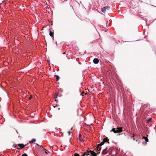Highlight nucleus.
I'll list each match as a JSON object with an SVG mask.
<instances>
[{"label": "nucleus", "mask_w": 156, "mask_h": 156, "mask_svg": "<svg viewBox=\"0 0 156 156\" xmlns=\"http://www.w3.org/2000/svg\"><path fill=\"white\" fill-rule=\"evenodd\" d=\"M109 140L108 139V137H106L104 138L103 139V141L100 144H98L97 145V148H98L99 147H100L102 145L106 142H107L109 144Z\"/></svg>", "instance_id": "nucleus-1"}, {"label": "nucleus", "mask_w": 156, "mask_h": 156, "mask_svg": "<svg viewBox=\"0 0 156 156\" xmlns=\"http://www.w3.org/2000/svg\"><path fill=\"white\" fill-rule=\"evenodd\" d=\"M87 152L90 153L91 154V155L92 156H96L97 155V153H95L94 151H87Z\"/></svg>", "instance_id": "nucleus-2"}, {"label": "nucleus", "mask_w": 156, "mask_h": 156, "mask_svg": "<svg viewBox=\"0 0 156 156\" xmlns=\"http://www.w3.org/2000/svg\"><path fill=\"white\" fill-rule=\"evenodd\" d=\"M109 9H110V7H109L108 6H105V7L101 9V11L105 13V12L106 11V9H107L108 10H109Z\"/></svg>", "instance_id": "nucleus-3"}, {"label": "nucleus", "mask_w": 156, "mask_h": 156, "mask_svg": "<svg viewBox=\"0 0 156 156\" xmlns=\"http://www.w3.org/2000/svg\"><path fill=\"white\" fill-rule=\"evenodd\" d=\"M116 131H117V133L122 132V127H118L117 128Z\"/></svg>", "instance_id": "nucleus-4"}, {"label": "nucleus", "mask_w": 156, "mask_h": 156, "mask_svg": "<svg viewBox=\"0 0 156 156\" xmlns=\"http://www.w3.org/2000/svg\"><path fill=\"white\" fill-rule=\"evenodd\" d=\"M17 145H18L20 147V149H23L25 147V145H24L23 144H17Z\"/></svg>", "instance_id": "nucleus-5"}, {"label": "nucleus", "mask_w": 156, "mask_h": 156, "mask_svg": "<svg viewBox=\"0 0 156 156\" xmlns=\"http://www.w3.org/2000/svg\"><path fill=\"white\" fill-rule=\"evenodd\" d=\"M93 62L95 64H97L99 62V60L97 58H95L93 61Z\"/></svg>", "instance_id": "nucleus-6"}, {"label": "nucleus", "mask_w": 156, "mask_h": 156, "mask_svg": "<svg viewBox=\"0 0 156 156\" xmlns=\"http://www.w3.org/2000/svg\"><path fill=\"white\" fill-rule=\"evenodd\" d=\"M107 148L103 150L102 152V154H105L107 153L108 151H107Z\"/></svg>", "instance_id": "nucleus-7"}, {"label": "nucleus", "mask_w": 156, "mask_h": 156, "mask_svg": "<svg viewBox=\"0 0 156 156\" xmlns=\"http://www.w3.org/2000/svg\"><path fill=\"white\" fill-rule=\"evenodd\" d=\"M81 134H80L79 135V140L81 142H83V139H81Z\"/></svg>", "instance_id": "nucleus-8"}, {"label": "nucleus", "mask_w": 156, "mask_h": 156, "mask_svg": "<svg viewBox=\"0 0 156 156\" xmlns=\"http://www.w3.org/2000/svg\"><path fill=\"white\" fill-rule=\"evenodd\" d=\"M89 152H87V151L86 152H84L83 154L82 155V156H84L85 155H89Z\"/></svg>", "instance_id": "nucleus-9"}, {"label": "nucleus", "mask_w": 156, "mask_h": 156, "mask_svg": "<svg viewBox=\"0 0 156 156\" xmlns=\"http://www.w3.org/2000/svg\"><path fill=\"white\" fill-rule=\"evenodd\" d=\"M143 138L145 140V141L146 142H148V140L147 139V137H145V136H143Z\"/></svg>", "instance_id": "nucleus-10"}, {"label": "nucleus", "mask_w": 156, "mask_h": 156, "mask_svg": "<svg viewBox=\"0 0 156 156\" xmlns=\"http://www.w3.org/2000/svg\"><path fill=\"white\" fill-rule=\"evenodd\" d=\"M36 141V139H33L31 140V141H30L29 143H34Z\"/></svg>", "instance_id": "nucleus-11"}, {"label": "nucleus", "mask_w": 156, "mask_h": 156, "mask_svg": "<svg viewBox=\"0 0 156 156\" xmlns=\"http://www.w3.org/2000/svg\"><path fill=\"white\" fill-rule=\"evenodd\" d=\"M151 120H152V119H151V118L149 119H148V120H146L147 123H149V122H151Z\"/></svg>", "instance_id": "nucleus-12"}, {"label": "nucleus", "mask_w": 156, "mask_h": 156, "mask_svg": "<svg viewBox=\"0 0 156 156\" xmlns=\"http://www.w3.org/2000/svg\"><path fill=\"white\" fill-rule=\"evenodd\" d=\"M112 131H113L115 133H117V131H116V130H115V128H113L112 129Z\"/></svg>", "instance_id": "nucleus-13"}, {"label": "nucleus", "mask_w": 156, "mask_h": 156, "mask_svg": "<svg viewBox=\"0 0 156 156\" xmlns=\"http://www.w3.org/2000/svg\"><path fill=\"white\" fill-rule=\"evenodd\" d=\"M53 33L52 32L51 30L50 31L49 35L51 37L53 36Z\"/></svg>", "instance_id": "nucleus-14"}, {"label": "nucleus", "mask_w": 156, "mask_h": 156, "mask_svg": "<svg viewBox=\"0 0 156 156\" xmlns=\"http://www.w3.org/2000/svg\"><path fill=\"white\" fill-rule=\"evenodd\" d=\"M55 76L56 77V80L57 81L59 79V76L58 75H55Z\"/></svg>", "instance_id": "nucleus-15"}, {"label": "nucleus", "mask_w": 156, "mask_h": 156, "mask_svg": "<svg viewBox=\"0 0 156 156\" xmlns=\"http://www.w3.org/2000/svg\"><path fill=\"white\" fill-rule=\"evenodd\" d=\"M97 150L98 151H100L101 149V147H100V148L99 147L98 148V149L97 148Z\"/></svg>", "instance_id": "nucleus-16"}, {"label": "nucleus", "mask_w": 156, "mask_h": 156, "mask_svg": "<svg viewBox=\"0 0 156 156\" xmlns=\"http://www.w3.org/2000/svg\"><path fill=\"white\" fill-rule=\"evenodd\" d=\"M22 156H28V155L27 154L25 153L23 154L22 155Z\"/></svg>", "instance_id": "nucleus-17"}, {"label": "nucleus", "mask_w": 156, "mask_h": 156, "mask_svg": "<svg viewBox=\"0 0 156 156\" xmlns=\"http://www.w3.org/2000/svg\"><path fill=\"white\" fill-rule=\"evenodd\" d=\"M73 156H79V154L77 153H75Z\"/></svg>", "instance_id": "nucleus-18"}, {"label": "nucleus", "mask_w": 156, "mask_h": 156, "mask_svg": "<svg viewBox=\"0 0 156 156\" xmlns=\"http://www.w3.org/2000/svg\"><path fill=\"white\" fill-rule=\"evenodd\" d=\"M58 96L57 94H56L54 97L55 98H57Z\"/></svg>", "instance_id": "nucleus-19"}, {"label": "nucleus", "mask_w": 156, "mask_h": 156, "mask_svg": "<svg viewBox=\"0 0 156 156\" xmlns=\"http://www.w3.org/2000/svg\"><path fill=\"white\" fill-rule=\"evenodd\" d=\"M17 144H14L13 145V147H16V146H17Z\"/></svg>", "instance_id": "nucleus-20"}, {"label": "nucleus", "mask_w": 156, "mask_h": 156, "mask_svg": "<svg viewBox=\"0 0 156 156\" xmlns=\"http://www.w3.org/2000/svg\"><path fill=\"white\" fill-rule=\"evenodd\" d=\"M44 150H45V153H47V151H48V150H46V149H44Z\"/></svg>", "instance_id": "nucleus-21"}, {"label": "nucleus", "mask_w": 156, "mask_h": 156, "mask_svg": "<svg viewBox=\"0 0 156 156\" xmlns=\"http://www.w3.org/2000/svg\"><path fill=\"white\" fill-rule=\"evenodd\" d=\"M68 133L69 134V135H70L71 132L70 131H69Z\"/></svg>", "instance_id": "nucleus-22"}, {"label": "nucleus", "mask_w": 156, "mask_h": 156, "mask_svg": "<svg viewBox=\"0 0 156 156\" xmlns=\"http://www.w3.org/2000/svg\"><path fill=\"white\" fill-rule=\"evenodd\" d=\"M135 135L134 134H133V136H132V137H134L135 136Z\"/></svg>", "instance_id": "nucleus-23"}, {"label": "nucleus", "mask_w": 156, "mask_h": 156, "mask_svg": "<svg viewBox=\"0 0 156 156\" xmlns=\"http://www.w3.org/2000/svg\"><path fill=\"white\" fill-rule=\"evenodd\" d=\"M73 127H72V128H71L70 130H72V129H73Z\"/></svg>", "instance_id": "nucleus-24"}, {"label": "nucleus", "mask_w": 156, "mask_h": 156, "mask_svg": "<svg viewBox=\"0 0 156 156\" xmlns=\"http://www.w3.org/2000/svg\"><path fill=\"white\" fill-rule=\"evenodd\" d=\"M100 153V151H99V152H98V153L97 154H99Z\"/></svg>", "instance_id": "nucleus-25"}, {"label": "nucleus", "mask_w": 156, "mask_h": 156, "mask_svg": "<svg viewBox=\"0 0 156 156\" xmlns=\"http://www.w3.org/2000/svg\"><path fill=\"white\" fill-rule=\"evenodd\" d=\"M133 140H135V139L134 138H133Z\"/></svg>", "instance_id": "nucleus-26"}, {"label": "nucleus", "mask_w": 156, "mask_h": 156, "mask_svg": "<svg viewBox=\"0 0 156 156\" xmlns=\"http://www.w3.org/2000/svg\"><path fill=\"white\" fill-rule=\"evenodd\" d=\"M41 147H42V148H43V147L42 146H41Z\"/></svg>", "instance_id": "nucleus-27"}, {"label": "nucleus", "mask_w": 156, "mask_h": 156, "mask_svg": "<svg viewBox=\"0 0 156 156\" xmlns=\"http://www.w3.org/2000/svg\"><path fill=\"white\" fill-rule=\"evenodd\" d=\"M17 148L18 149H19H19H20V148Z\"/></svg>", "instance_id": "nucleus-28"}, {"label": "nucleus", "mask_w": 156, "mask_h": 156, "mask_svg": "<svg viewBox=\"0 0 156 156\" xmlns=\"http://www.w3.org/2000/svg\"><path fill=\"white\" fill-rule=\"evenodd\" d=\"M31 98V97H30V98H29V99H30Z\"/></svg>", "instance_id": "nucleus-29"}, {"label": "nucleus", "mask_w": 156, "mask_h": 156, "mask_svg": "<svg viewBox=\"0 0 156 156\" xmlns=\"http://www.w3.org/2000/svg\"><path fill=\"white\" fill-rule=\"evenodd\" d=\"M37 144V145H39L38 144Z\"/></svg>", "instance_id": "nucleus-30"}, {"label": "nucleus", "mask_w": 156, "mask_h": 156, "mask_svg": "<svg viewBox=\"0 0 156 156\" xmlns=\"http://www.w3.org/2000/svg\"><path fill=\"white\" fill-rule=\"evenodd\" d=\"M54 108H55V106H54L53 107Z\"/></svg>", "instance_id": "nucleus-31"}, {"label": "nucleus", "mask_w": 156, "mask_h": 156, "mask_svg": "<svg viewBox=\"0 0 156 156\" xmlns=\"http://www.w3.org/2000/svg\"><path fill=\"white\" fill-rule=\"evenodd\" d=\"M16 133H18V132H17V131H16Z\"/></svg>", "instance_id": "nucleus-32"}, {"label": "nucleus", "mask_w": 156, "mask_h": 156, "mask_svg": "<svg viewBox=\"0 0 156 156\" xmlns=\"http://www.w3.org/2000/svg\"><path fill=\"white\" fill-rule=\"evenodd\" d=\"M136 140V142H137V140Z\"/></svg>", "instance_id": "nucleus-33"}, {"label": "nucleus", "mask_w": 156, "mask_h": 156, "mask_svg": "<svg viewBox=\"0 0 156 156\" xmlns=\"http://www.w3.org/2000/svg\"><path fill=\"white\" fill-rule=\"evenodd\" d=\"M65 53H63V54H65Z\"/></svg>", "instance_id": "nucleus-34"}]
</instances>
